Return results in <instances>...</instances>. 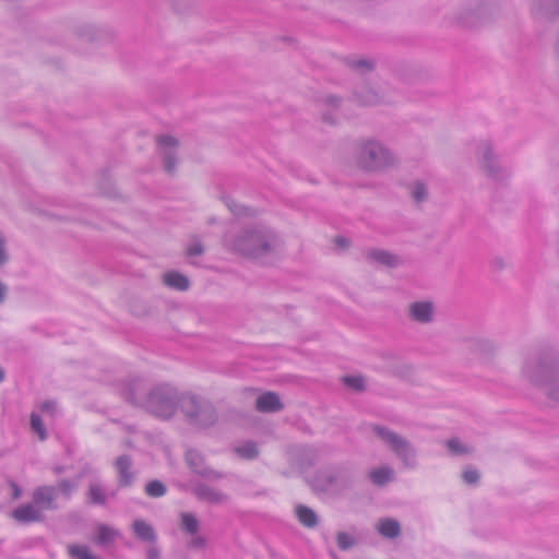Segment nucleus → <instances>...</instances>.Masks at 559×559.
<instances>
[{"label": "nucleus", "instance_id": "nucleus-17", "mask_svg": "<svg viewBox=\"0 0 559 559\" xmlns=\"http://www.w3.org/2000/svg\"><path fill=\"white\" fill-rule=\"evenodd\" d=\"M255 408L260 413H277L284 408V404L277 393L269 391L258 396Z\"/></svg>", "mask_w": 559, "mask_h": 559}, {"label": "nucleus", "instance_id": "nucleus-49", "mask_svg": "<svg viewBox=\"0 0 559 559\" xmlns=\"http://www.w3.org/2000/svg\"><path fill=\"white\" fill-rule=\"evenodd\" d=\"M57 403L55 401H45L40 405L41 412L53 413L56 411Z\"/></svg>", "mask_w": 559, "mask_h": 559}, {"label": "nucleus", "instance_id": "nucleus-9", "mask_svg": "<svg viewBox=\"0 0 559 559\" xmlns=\"http://www.w3.org/2000/svg\"><path fill=\"white\" fill-rule=\"evenodd\" d=\"M186 462L194 474L203 478L210 480H217L223 478V474L221 472H217L205 465L203 455L194 449H189L186 452Z\"/></svg>", "mask_w": 559, "mask_h": 559}, {"label": "nucleus", "instance_id": "nucleus-54", "mask_svg": "<svg viewBox=\"0 0 559 559\" xmlns=\"http://www.w3.org/2000/svg\"><path fill=\"white\" fill-rule=\"evenodd\" d=\"M64 469H66L64 466H56L53 468L56 474H62L64 472Z\"/></svg>", "mask_w": 559, "mask_h": 559}, {"label": "nucleus", "instance_id": "nucleus-13", "mask_svg": "<svg viewBox=\"0 0 559 559\" xmlns=\"http://www.w3.org/2000/svg\"><path fill=\"white\" fill-rule=\"evenodd\" d=\"M57 489L53 486H40L33 492V503L43 512V510H56Z\"/></svg>", "mask_w": 559, "mask_h": 559}, {"label": "nucleus", "instance_id": "nucleus-23", "mask_svg": "<svg viewBox=\"0 0 559 559\" xmlns=\"http://www.w3.org/2000/svg\"><path fill=\"white\" fill-rule=\"evenodd\" d=\"M164 283L168 287L177 289L179 292H186L190 287L189 278L177 271H169L165 273Z\"/></svg>", "mask_w": 559, "mask_h": 559}, {"label": "nucleus", "instance_id": "nucleus-44", "mask_svg": "<svg viewBox=\"0 0 559 559\" xmlns=\"http://www.w3.org/2000/svg\"><path fill=\"white\" fill-rule=\"evenodd\" d=\"M75 488V484L70 479H62L58 483L57 491H60L66 497L71 496Z\"/></svg>", "mask_w": 559, "mask_h": 559}, {"label": "nucleus", "instance_id": "nucleus-10", "mask_svg": "<svg viewBox=\"0 0 559 559\" xmlns=\"http://www.w3.org/2000/svg\"><path fill=\"white\" fill-rule=\"evenodd\" d=\"M147 393L148 390H146L145 381L142 378L130 379L121 390V394L127 402L143 408Z\"/></svg>", "mask_w": 559, "mask_h": 559}, {"label": "nucleus", "instance_id": "nucleus-1", "mask_svg": "<svg viewBox=\"0 0 559 559\" xmlns=\"http://www.w3.org/2000/svg\"><path fill=\"white\" fill-rule=\"evenodd\" d=\"M522 376L532 385L545 390L547 396L559 401V348L543 344L525 358Z\"/></svg>", "mask_w": 559, "mask_h": 559}, {"label": "nucleus", "instance_id": "nucleus-55", "mask_svg": "<svg viewBox=\"0 0 559 559\" xmlns=\"http://www.w3.org/2000/svg\"><path fill=\"white\" fill-rule=\"evenodd\" d=\"M5 378V372L4 370L0 367V382H2Z\"/></svg>", "mask_w": 559, "mask_h": 559}, {"label": "nucleus", "instance_id": "nucleus-32", "mask_svg": "<svg viewBox=\"0 0 559 559\" xmlns=\"http://www.w3.org/2000/svg\"><path fill=\"white\" fill-rule=\"evenodd\" d=\"M445 447L448 448L449 452L454 456L468 455L474 451L473 448L463 444L461 440L456 437L447 440Z\"/></svg>", "mask_w": 559, "mask_h": 559}, {"label": "nucleus", "instance_id": "nucleus-56", "mask_svg": "<svg viewBox=\"0 0 559 559\" xmlns=\"http://www.w3.org/2000/svg\"><path fill=\"white\" fill-rule=\"evenodd\" d=\"M484 344L487 346L488 350H493L495 346L491 343L485 342Z\"/></svg>", "mask_w": 559, "mask_h": 559}, {"label": "nucleus", "instance_id": "nucleus-3", "mask_svg": "<svg viewBox=\"0 0 559 559\" xmlns=\"http://www.w3.org/2000/svg\"><path fill=\"white\" fill-rule=\"evenodd\" d=\"M355 159L360 169L366 173H378L396 163L394 154L376 139H364L357 144Z\"/></svg>", "mask_w": 559, "mask_h": 559}, {"label": "nucleus", "instance_id": "nucleus-11", "mask_svg": "<svg viewBox=\"0 0 559 559\" xmlns=\"http://www.w3.org/2000/svg\"><path fill=\"white\" fill-rule=\"evenodd\" d=\"M133 461L131 455L122 454L115 461V467L118 473L117 485L118 488H129L135 480V472L132 468Z\"/></svg>", "mask_w": 559, "mask_h": 559}, {"label": "nucleus", "instance_id": "nucleus-6", "mask_svg": "<svg viewBox=\"0 0 559 559\" xmlns=\"http://www.w3.org/2000/svg\"><path fill=\"white\" fill-rule=\"evenodd\" d=\"M372 431L383 440L408 468L416 466V449L404 437L382 425H373Z\"/></svg>", "mask_w": 559, "mask_h": 559}, {"label": "nucleus", "instance_id": "nucleus-52", "mask_svg": "<svg viewBox=\"0 0 559 559\" xmlns=\"http://www.w3.org/2000/svg\"><path fill=\"white\" fill-rule=\"evenodd\" d=\"M10 486L13 490V498L19 499L22 496V488L13 480L10 481Z\"/></svg>", "mask_w": 559, "mask_h": 559}, {"label": "nucleus", "instance_id": "nucleus-26", "mask_svg": "<svg viewBox=\"0 0 559 559\" xmlns=\"http://www.w3.org/2000/svg\"><path fill=\"white\" fill-rule=\"evenodd\" d=\"M298 521L306 527H316L319 523L318 514L309 507L298 504L295 509Z\"/></svg>", "mask_w": 559, "mask_h": 559}, {"label": "nucleus", "instance_id": "nucleus-41", "mask_svg": "<svg viewBox=\"0 0 559 559\" xmlns=\"http://www.w3.org/2000/svg\"><path fill=\"white\" fill-rule=\"evenodd\" d=\"M462 479L467 485L476 486L480 480V474L476 468L469 465L463 471Z\"/></svg>", "mask_w": 559, "mask_h": 559}, {"label": "nucleus", "instance_id": "nucleus-14", "mask_svg": "<svg viewBox=\"0 0 559 559\" xmlns=\"http://www.w3.org/2000/svg\"><path fill=\"white\" fill-rule=\"evenodd\" d=\"M12 518L20 524H29L44 522L46 515L34 503H26L15 508Z\"/></svg>", "mask_w": 559, "mask_h": 559}, {"label": "nucleus", "instance_id": "nucleus-39", "mask_svg": "<svg viewBox=\"0 0 559 559\" xmlns=\"http://www.w3.org/2000/svg\"><path fill=\"white\" fill-rule=\"evenodd\" d=\"M318 102L322 106H325L326 109L338 110V108L341 107V105L343 103V99H342V97H340L337 95L326 94V95L319 97Z\"/></svg>", "mask_w": 559, "mask_h": 559}, {"label": "nucleus", "instance_id": "nucleus-34", "mask_svg": "<svg viewBox=\"0 0 559 559\" xmlns=\"http://www.w3.org/2000/svg\"><path fill=\"white\" fill-rule=\"evenodd\" d=\"M88 503L95 506H105L106 504V495L103 488L98 484H91L88 487Z\"/></svg>", "mask_w": 559, "mask_h": 559}, {"label": "nucleus", "instance_id": "nucleus-2", "mask_svg": "<svg viewBox=\"0 0 559 559\" xmlns=\"http://www.w3.org/2000/svg\"><path fill=\"white\" fill-rule=\"evenodd\" d=\"M224 245L234 253L260 260L274 254L282 246V239L271 227L258 224L225 236Z\"/></svg>", "mask_w": 559, "mask_h": 559}, {"label": "nucleus", "instance_id": "nucleus-53", "mask_svg": "<svg viewBox=\"0 0 559 559\" xmlns=\"http://www.w3.org/2000/svg\"><path fill=\"white\" fill-rule=\"evenodd\" d=\"M8 287L0 281V304L5 299Z\"/></svg>", "mask_w": 559, "mask_h": 559}, {"label": "nucleus", "instance_id": "nucleus-12", "mask_svg": "<svg viewBox=\"0 0 559 559\" xmlns=\"http://www.w3.org/2000/svg\"><path fill=\"white\" fill-rule=\"evenodd\" d=\"M408 317L418 323H430L435 318V305L429 300L414 301L408 307Z\"/></svg>", "mask_w": 559, "mask_h": 559}, {"label": "nucleus", "instance_id": "nucleus-43", "mask_svg": "<svg viewBox=\"0 0 559 559\" xmlns=\"http://www.w3.org/2000/svg\"><path fill=\"white\" fill-rule=\"evenodd\" d=\"M336 540L341 550H348L356 543L355 538L345 532H338L336 535Z\"/></svg>", "mask_w": 559, "mask_h": 559}, {"label": "nucleus", "instance_id": "nucleus-7", "mask_svg": "<svg viewBox=\"0 0 559 559\" xmlns=\"http://www.w3.org/2000/svg\"><path fill=\"white\" fill-rule=\"evenodd\" d=\"M478 162L487 176L496 181H504L509 174L506 168L499 164V157L493 152L490 141H484L478 146Z\"/></svg>", "mask_w": 559, "mask_h": 559}, {"label": "nucleus", "instance_id": "nucleus-50", "mask_svg": "<svg viewBox=\"0 0 559 559\" xmlns=\"http://www.w3.org/2000/svg\"><path fill=\"white\" fill-rule=\"evenodd\" d=\"M146 559H160V551L156 546L150 547L146 552Z\"/></svg>", "mask_w": 559, "mask_h": 559}, {"label": "nucleus", "instance_id": "nucleus-37", "mask_svg": "<svg viewBox=\"0 0 559 559\" xmlns=\"http://www.w3.org/2000/svg\"><path fill=\"white\" fill-rule=\"evenodd\" d=\"M29 421H31L32 430L38 435L39 439L43 441L46 440L48 437V433H47V430L43 423L41 417L37 413L33 412L31 414Z\"/></svg>", "mask_w": 559, "mask_h": 559}, {"label": "nucleus", "instance_id": "nucleus-42", "mask_svg": "<svg viewBox=\"0 0 559 559\" xmlns=\"http://www.w3.org/2000/svg\"><path fill=\"white\" fill-rule=\"evenodd\" d=\"M98 33H99L98 29H96L92 25H83V26L78 27V29H76V34L79 37H81L83 39H87L90 41L98 39L99 38Z\"/></svg>", "mask_w": 559, "mask_h": 559}, {"label": "nucleus", "instance_id": "nucleus-8", "mask_svg": "<svg viewBox=\"0 0 559 559\" xmlns=\"http://www.w3.org/2000/svg\"><path fill=\"white\" fill-rule=\"evenodd\" d=\"M157 145L160 147L164 169L167 174L174 175L178 163L176 148L179 145V141L168 134L158 135L156 139Z\"/></svg>", "mask_w": 559, "mask_h": 559}, {"label": "nucleus", "instance_id": "nucleus-15", "mask_svg": "<svg viewBox=\"0 0 559 559\" xmlns=\"http://www.w3.org/2000/svg\"><path fill=\"white\" fill-rule=\"evenodd\" d=\"M192 492L199 500L206 501L211 504H223L228 500L226 493L215 490L203 483H198L192 488Z\"/></svg>", "mask_w": 559, "mask_h": 559}, {"label": "nucleus", "instance_id": "nucleus-29", "mask_svg": "<svg viewBox=\"0 0 559 559\" xmlns=\"http://www.w3.org/2000/svg\"><path fill=\"white\" fill-rule=\"evenodd\" d=\"M393 477V469L389 466L374 468L370 472L369 478L377 486L386 485Z\"/></svg>", "mask_w": 559, "mask_h": 559}, {"label": "nucleus", "instance_id": "nucleus-48", "mask_svg": "<svg viewBox=\"0 0 559 559\" xmlns=\"http://www.w3.org/2000/svg\"><path fill=\"white\" fill-rule=\"evenodd\" d=\"M188 546L192 549H203L206 546V539L203 536H194Z\"/></svg>", "mask_w": 559, "mask_h": 559}, {"label": "nucleus", "instance_id": "nucleus-24", "mask_svg": "<svg viewBox=\"0 0 559 559\" xmlns=\"http://www.w3.org/2000/svg\"><path fill=\"white\" fill-rule=\"evenodd\" d=\"M344 63L352 69L353 71L365 74L372 72L376 68V62L373 59L369 58H360L356 59L354 57H346L343 59Z\"/></svg>", "mask_w": 559, "mask_h": 559}, {"label": "nucleus", "instance_id": "nucleus-47", "mask_svg": "<svg viewBox=\"0 0 559 559\" xmlns=\"http://www.w3.org/2000/svg\"><path fill=\"white\" fill-rule=\"evenodd\" d=\"M225 203L228 206V209L230 210V212L234 213L235 215H241L245 213L243 212L245 209L242 206L236 204V202L231 198L226 197Z\"/></svg>", "mask_w": 559, "mask_h": 559}, {"label": "nucleus", "instance_id": "nucleus-22", "mask_svg": "<svg viewBox=\"0 0 559 559\" xmlns=\"http://www.w3.org/2000/svg\"><path fill=\"white\" fill-rule=\"evenodd\" d=\"M132 528L135 536L142 542L154 544L157 539V535L153 526L144 520H135L132 524Z\"/></svg>", "mask_w": 559, "mask_h": 559}, {"label": "nucleus", "instance_id": "nucleus-57", "mask_svg": "<svg viewBox=\"0 0 559 559\" xmlns=\"http://www.w3.org/2000/svg\"><path fill=\"white\" fill-rule=\"evenodd\" d=\"M104 193L107 194L108 197H112V193L109 190L108 191H104Z\"/></svg>", "mask_w": 559, "mask_h": 559}, {"label": "nucleus", "instance_id": "nucleus-5", "mask_svg": "<svg viewBox=\"0 0 559 559\" xmlns=\"http://www.w3.org/2000/svg\"><path fill=\"white\" fill-rule=\"evenodd\" d=\"M180 395L176 388L168 383H160L148 390L144 408L152 415L170 419L179 407Z\"/></svg>", "mask_w": 559, "mask_h": 559}, {"label": "nucleus", "instance_id": "nucleus-46", "mask_svg": "<svg viewBox=\"0 0 559 559\" xmlns=\"http://www.w3.org/2000/svg\"><path fill=\"white\" fill-rule=\"evenodd\" d=\"M203 252L204 247L200 241H195L194 243L190 245L186 250L188 257L201 255L203 254Z\"/></svg>", "mask_w": 559, "mask_h": 559}, {"label": "nucleus", "instance_id": "nucleus-4", "mask_svg": "<svg viewBox=\"0 0 559 559\" xmlns=\"http://www.w3.org/2000/svg\"><path fill=\"white\" fill-rule=\"evenodd\" d=\"M179 409L186 421L197 429H206L218 418L214 405L209 400L192 393L180 395Z\"/></svg>", "mask_w": 559, "mask_h": 559}, {"label": "nucleus", "instance_id": "nucleus-16", "mask_svg": "<svg viewBox=\"0 0 559 559\" xmlns=\"http://www.w3.org/2000/svg\"><path fill=\"white\" fill-rule=\"evenodd\" d=\"M532 13L537 19H555L559 15V0H534Z\"/></svg>", "mask_w": 559, "mask_h": 559}, {"label": "nucleus", "instance_id": "nucleus-33", "mask_svg": "<svg viewBox=\"0 0 559 559\" xmlns=\"http://www.w3.org/2000/svg\"><path fill=\"white\" fill-rule=\"evenodd\" d=\"M343 384L358 393L365 392L367 390L366 379L364 376H345L342 378Z\"/></svg>", "mask_w": 559, "mask_h": 559}, {"label": "nucleus", "instance_id": "nucleus-38", "mask_svg": "<svg viewBox=\"0 0 559 559\" xmlns=\"http://www.w3.org/2000/svg\"><path fill=\"white\" fill-rule=\"evenodd\" d=\"M69 554L76 559H100L92 555L88 547L85 545H71L69 546Z\"/></svg>", "mask_w": 559, "mask_h": 559}, {"label": "nucleus", "instance_id": "nucleus-51", "mask_svg": "<svg viewBox=\"0 0 559 559\" xmlns=\"http://www.w3.org/2000/svg\"><path fill=\"white\" fill-rule=\"evenodd\" d=\"M334 242L340 248H347L349 246V240L344 236L335 237Z\"/></svg>", "mask_w": 559, "mask_h": 559}, {"label": "nucleus", "instance_id": "nucleus-36", "mask_svg": "<svg viewBox=\"0 0 559 559\" xmlns=\"http://www.w3.org/2000/svg\"><path fill=\"white\" fill-rule=\"evenodd\" d=\"M144 490L147 496L152 498H159L167 492V487L163 481L153 479L145 485Z\"/></svg>", "mask_w": 559, "mask_h": 559}, {"label": "nucleus", "instance_id": "nucleus-40", "mask_svg": "<svg viewBox=\"0 0 559 559\" xmlns=\"http://www.w3.org/2000/svg\"><path fill=\"white\" fill-rule=\"evenodd\" d=\"M412 198L417 202H424L428 198L427 186L423 181H415L412 189Z\"/></svg>", "mask_w": 559, "mask_h": 559}, {"label": "nucleus", "instance_id": "nucleus-20", "mask_svg": "<svg viewBox=\"0 0 559 559\" xmlns=\"http://www.w3.org/2000/svg\"><path fill=\"white\" fill-rule=\"evenodd\" d=\"M333 477L329 467L321 468L314 473L310 486L314 492H326L335 486V478Z\"/></svg>", "mask_w": 559, "mask_h": 559}, {"label": "nucleus", "instance_id": "nucleus-31", "mask_svg": "<svg viewBox=\"0 0 559 559\" xmlns=\"http://www.w3.org/2000/svg\"><path fill=\"white\" fill-rule=\"evenodd\" d=\"M356 100L364 106H374L380 104V96L373 90H365L354 92Z\"/></svg>", "mask_w": 559, "mask_h": 559}, {"label": "nucleus", "instance_id": "nucleus-18", "mask_svg": "<svg viewBox=\"0 0 559 559\" xmlns=\"http://www.w3.org/2000/svg\"><path fill=\"white\" fill-rule=\"evenodd\" d=\"M295 460L299 468L309 469L320 461L319 450L311 445H302L296 450Z\"/></svg>", "mask_w": 559, "mask_h": 559}, {"label": "nucleus", "instance_id": "nucleus-19", "mask_svg": "<svg viewBox=\"0 0 559 559\" xmlns=\"http://www.w3.org/2000/svg\"><path fill=\"white\" fill-rule=\"evenodd\" d=\"M366 259L371 263L381 264L388 267H396L401 264V259L399 255L383 250L372 248L366 252Z\"/></svg>", "mask_w": 559, "mask_h": 559}, {"label": "nucleus", "instance_id": "nucleus-21", "mask_svg": "<svg viewBox=\"0 0 559 559\" xmlns=\"http://www.w3.org/2000/svg\"><path fill=\"white\" fill-rule=\"evenodd\" d=\"M486 11L487 8L484 4L474 10H465L457 16V23L465 28H475L481 24L480 17Z\"/></svg>", "mask_w": 559, "mask_h": 559}, {"label": "nucleus", "instance_id": "nucleus-27", "mask_svg": "<svg viewBox=\"0 0 559 559\" xmlns=\"http://www.w3.org/2000/svg\"><path fill=\"white\" fill-rule=\"evenodd\" d=\"M118 536V531L109 527L106 524H99L97 526V536L95 538V543L100 547H109L115 544Z\"/></svg>", "mask_w": 559, "mask_h": 559}, {"label": "nucleus", "instance_id": "nucleus-28", "mask_svg": "<svg viewBox=\"0 0 559 559\" xmlns=\"http://www.w3.org/2000/svg\"><path fill=\"white\" fill-rule=\"evenodd\" d=\"M330 472L335 478V486L348 487L353 483L350 471L344 465L330 466Z\"/></svg>", "mask_w": 559, "mask_h": 559}, {"label": "nucleus", "instance_id": "nucleus-45", "mask_svg": "<svg viewBox=\"0 0 559 559\" xmlns=\"http://www.w3.org/2000/svg\"><path fill=\"white\" fill-rule=\"evenodd\" d=\"M337 110L326 109L322 112L321 119L324 123H328L330 126H336L338 122L337 119Z\"/></svg>", "mask_w": 559, "mask_h": 559}, {"label": "nucleus", "instance_id": "nucleus-30", "mask_svg": "<svg viewBox=\"0 0 559 559\" xmlns=\"http://www.w3.org/2000/svg\"><path fill=\"white\" fill-rule=\"evenodd\" d=\"M180 527L188 535H197L200 530V523L194 514L183 512L180 515Z\"/></svg>", "mask_w": 559, "mask_h": 559}, {"label": "nucleus", "instance_id": "nucleus-25", "mask_svg": "<svg viewBox=\"0 0 559 559\" xmlns=\"http://www.w3.org/2000/svg\"><path fill=\"white\" fill-rule=\"evenodd\" d=\"M379 533L386 538L394 539L401 535V525L397 520L391 518L381 519L377 526Z\"/></svg>", "mask_w": 559, "mask_h": 559}, {"label": "nucleus", "instance_id": "nucleus-35", "mask_svg": "<svg viewBox=\"0 0 559 559\" xmlns=\"http://www.w3.org/2000/svg\"><path fill=\"white\" fill-rule=\"evenodd\" d=\"M236 452L245 460H253L259 455V449L254 441H246L236 448Z\"/></svg>", "mask_w": 559, "mask_h": 559}]
</instances>
